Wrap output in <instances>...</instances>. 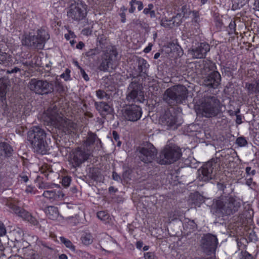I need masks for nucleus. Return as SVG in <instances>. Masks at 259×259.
I'll list each match as a JSON object with an SVG mask.
<instances>
[{
	"mask_svg": "<svg viewBox=\"0 0 259 259\" xmlns=\"http://www.w3.org/2000/svg\"><path fill=\"white\" fill-rule=\"evenodd\" d=\"M242 122V117L240 115H237L236 119V123L237 124H240Z\"/></svg>",
	"mask_w": 259,
	"mask_h": 259,
	"instance_id": "54",
	"label": "nucleus"
},
{
	"mask_svg": "<svg viewBox=\"0 0 259 259\" xmlns=\"http://www.w3.org/2000/svg\"><path fill=\"white\" fill-rule=\"evenodd\" d=\"M191 14L192 15L193 18L195 19V21L197 22V19L199 18L198 12L196 11H192Z\"/></svg>",
	"mask_w": 259,
	"mask_h": 259,
	"instance_id": "48",
	"label": "nucleus"
},
{
	"mask_svg": "<svg viewBox=\"0 0 259 259\" xmlns=\"http://www.w3.org/2000/svg\"><path fill=\"white\" fill-rule=\"evenodd\" d=\"M112 178L115 181H119L120 180V176L115 172H112Z\"/></svg>",
	"mask_w": 259,
	"mask_h": 259,
	"instance_id": "49",
	"label": "nucleus"
},
{
	"mask_svg": "<svg viewBox=\"0 0 259 259\" xmlns=\"http://www.w3.org/2000/svg\"><path fill=\"white\" fill-rule=\"evenodd\" d=\"M218 159L212 158L198 169V179L200 181L208 182L214 178L215 175L214 169L217 166Z\"/></svg>",
	"mask_w": 259,
	"mask_h": 259,
	"instance_id": "10",
	"label": "nucleus"
},
{
	"mask_svg": "<svg viewBox=\"0 0 259 259\" xmlns=\"http://www.w3.org/2000/svg\"><path fill=\"white\" fill-rule=\"evenodd\" d=\"M7 232L6 227L3 223L0 222V236H3L6 235Z\"/></svg>",
	"mask_w": 259,
	"mask_h": 259,
	"instance_id": "44",
	"label": "nucleus"
},
{
	"mask_svg": "<svg viewBox=\"0 0 259 259\" xmlns=\"http://www.w3.org/2000/svg\"><path fill=\"white\" fill-rule=\"evenodd\" d=\"M21 180L24 182H27L28 180V178L27 176H20Z\"/></svg>",
	"mask_w": 259,
	"mask_h": 259,
	"instance_id": "63",
	"label": "nucleus"
},
{
	"mask_svg": "<svg viewBox=\"0 0 259 259\" xmlns=\"http://www.w3.org/2000/svg\"><path fill=\"white\" fill-rule=\"evenodd\" d=\"M42 196L50 202L58 201L62 200L64 194L62 191L56 190H46Z\"/></svg>",
	"mask_w": 259,
	"mask_h": 259,
	"instance_id": "22",
	"label": "nucleus"
},
{
	"mask_svg": "<svg viewBox=\"0 0 259 259\" xmlns=\"http://www.w3.org/2000/svg\"><path fill=\"white\" fill-rule=\"evenodd\" d=\"M246 172L247 174H251L252 175H254L255 174V170H251V168L250 167H247L246 168Z\"/></svg>",
	"mask_w": 259,
	"mask_h": 259,
	"instance_id": "52",
	"label": "nucleus"
},
{
	"mask_svg": "<svg viewBox=\"0 0 259 259\" xmlns=\"http://www.w3.org/2000/svg\"><path fill=\"white\" fill-rule=\"evenodd\" d=\"M188 90L181 84L174 85L165 91L163 100L170 106H175L183 103L188 98Z\"/></svg>",
	"mask_w": 259,
	"mask_h": 259,
	"instance_id": "5",
	"label": "nucleus"
},
{
	"mask_svg": "<svg viewBox=\"0 0 259 259\" xmlns=\"http://www.w3.org/2000/svg\"><path fill=\"white\" fill-rule=\"evenodd\" d=\"M21 69L19 67H15L14 68L8 70V72L9 73H16L18 71H20Z\"/></svg>",
	"mask_w": 259,
	"mask_h": 259,
	"instance_id": "50",
	"label": "nucleus"
},
{
	"mask_svg": "<svg viewBox=\"0 0 259 259\" xmlns=\"http://www.w3.org/2000/svg\"><path fill=\"white\" fill-rule=\"evenodd\" d=\"M112 135L114 140L116 141H118V140L119 139V137L118 133L116 131H114L112 132Z\"/></svg>",
	"mask_w": 259,
	"mask_h": 259,
	"instance_id": "55",
	"label": "nucleus"
},
{
	"mask_svg": "<svg viewBox=\"0 0 259 259\" xmlns=\"http://www.w3.org/2000/svg\"><path fill=\"white\" fill-rule=\"evenodd\" d=\"M243 259H254L253 256L248 253L245 254Z\"/></svg>",
	"mask_w": 259,
	"mask_h": 259,
	"instance_id": "62",
	"label": "nucleus"
},
{
	"mask_svg": "<svg viewBox=\"0 0 259 259\" xmlns=\"http://www.w3.org/2000/svg\"><path fill=\"white\" fill-rule=\"evenodd\" d=\"M221 76L217 71H213L203 78V84L211 89H217L221 83Z\"/></svg>",
	"mask_w": 259,
	"mask_h": 259,
	"instance_id": "19",
	"label": "nucleus"
},
{
	"mask_svg": "<svg viewBox=\"0 0 259 259\" xmlns=\"http://www.w3.org/2000/svg\"><path fill=\"white\" fill-rule=\"evenodd\" d=\"M126 100L128 102L143 103L145 100L141 84L133 81L129 84L127 92Z\"/></svg>",
	"mask_w": 259,
	"mask_h": 259,
	"instance_id": "12",
	"label": "nucleus"
},
{
	"mask_svg": "<svg viewBox=\"0 0 259 259\" xmlns=\"http://www.w3.org/2000/svg\"><path fill=\"white\" fill-rule=\"evenodd\" d=\"M97 217L102 221H106L109 218L108 214L104 211H101L98 212L97 213Z\"/></svg>",
	"mask_w": 259,
	"mask_h": 259,
	"instance_id": "36",
	"label": "nucleus"
},
{
	"mask_svg": "<svg viewBox=\"0 0 259 259\" xmlns=\"http://www.w3.org/2000/svg\"><path fill=\"white\" fill-rule=\"evenodd\" d=\"M209 51L210 46L207 43L198 42L193 46L189 52L193 59H203Z\"/></svg>",
	"mask_w": 259,
	"mask_h": 259,
	"instance_id": "17",
	"label": "nucleus"
},
{
	"mask_svg": "<svg viewBox=\"0 0 259 259\" xmlns=\"http://www.w3.org/2000/svg\"><path fill=\"white\" fill-rule=\"evenodd\" d=\"M236 24L235 21H232L229 25V29L231 31V33L235 32V31Z\"/></svg>",
	"mask_w": 259,
	"mask_h": 259,
	"instance_id": "46",
	"label": "nucleus"
},
{
	"mask_svg": "<svg viewBox=\"0 0 259 259\" xmlns=\"http://www.w3.org/2000/svg\"><path fill=\"white\" fill-rule=\"evenodd\" d=\"M144 257L145 259H154L156 257L152 252H147L145 253Z\"/></svg>",
	"mask_w": 259,
	"mask_h": 259,
	"instance_id": "45",
	"label": "nucleus"
},
{
	"mask_svg": "<svg viewBox=\"0 0 259 259\" xmlns=\"http://www.w3.org/2000/svg\"><path fill=\"white\" fill-rule=\"evenodd\" d=\"M28 88L36 94L44 95L53 93L54 91V81L37 78L31 79Z\"/></svg>",
	"mask_w": 259,
	"mask_h": 259,
	"instance_id": "8",
	"label": "nucleus"
},
{
	"mask_svg": "<svg viewBox=\"0 0 259 259\" xmlns=\"http://www.w3.org/2000/svg\"><path fill=\"white\" fill-rule=\"evenodd\" d=\"M21 65H23V67L22 68V69L23 70L26 69L28 68L29 67H32L33 63L32 61L27 62L26 61L25 62H22L21 63ZM20 67H22V66H20Z\"/></svg>",
	"mask_w": 259,
	"mask_h": 259,
	"instance_id": "41",
	"label": "nucleus"
},
{
	"mask_svg": "<svg viewBox=\"0 0 259 259\" xmlns=\"http://www.w3.org/2000/svg\"><path fill=\"white\" fill-rule=\"evenodd\" d=\"M84 46V44L82 41H80L76 45V48L78 49H82V48Z\"/></svg>",
	"mask_w": 259,
	"mask_h": 259,
	"instance_id": "60",
	"label": "nucleus"
},
{
	"mask_svg": "<svg viewBox=\"0 0 259 259\" xmlns=\"http://www.w3.org/2000/svg\"><path fill=\"white\" fill-rule=\"evenodd\" d=\"M96 109L102 115L110 114L112 111V107L106 102H100L95 103Z\"/></svg>",
	"mask_w": 259,
	"mask_h": 259,
	"instance_id": "24",
	"label": "nucleus"
},
{
	"mask_svg": "<svg viewBox=\"0 0 259 259\" xmlns=\"http://www.w3.org/2000/svg\"><path fill=\"white\" fill-rule=\"evenodd\" d=\"M94 145L96 146L98 150H100L102 147V142L96 134L89 132L82 146L84 147L87 150L89 151L90 150V152L92 153L93 152V146Z\"/></svg>",
	"mask_w": 259,
	"mask_h": 259,
	"instance_id": "18",
	"label": "nucleus"
},
{
	"mask_svg": "<svg viewBox=\"0 0 259 259\" xmlns=\"http://www.w3.org/2000/svg\"><path fill=\"white\" fill-rule=\"evenodd\" d=\"M11 60V57L10 55L2 52L0 50V64H3L5 66L9 65Z\"/></svg>",
	"mask_w": 259,
	"mask_h": 259,
	"instance_id": "29",
	"label": "nucleus"
},
{
	"mask_svg": "<svg viewBox=\"0 0 259 259\" xmlns=\"http://www.w3.org/2000/svg\"><path fill=\"white\" fill-rule=\"evenodd\" d=\"M122 114L126 120L135 122L140 119L142 114V109L138 105L132 104L126 107Z\"/></svg>",
	"mask_w": 259,
	"mask_h": 259,
	"instance_id": "16",
	"label": "nucleus"
},
{
	"mask_svg": "<svg viewBox=\"0 0 259 259\" xmlns=\"http://www.w3.org/2000/svg\"><path fill=\"white\" fill-rule=\"evenodd\" d=\"M60 240L61 242L63 243L67 248L70 249L73 251H75V247L70 240L65 238L64 237H60Z\"/></svg>",
	"mask_w": 259,
	"mask_h": 259,
	"instance_id": "30",
	"label": "nucleus"
},
{
	"mask_svg": "<svg viewBox=\"0 0 259 259\" xmlns=\"http://www.w3.org/2000/svg\"><path fill=\"white\" fill-rule=\"evenodd\" d=\"M8 91V85L6 80L0 79V102L1 106L6 108L7 106L6 94Z\"/></svg>",
	"mask_w": 259,
	"mask_h": 259,
	"instance_id": "23",
	"label": "nucleus"
},
{
	"mask_svg": "<svg viewBox=\"0 0 259 259\" xmlns=\"http://www.w3.org/2000/svg\"><path fill=\"white\" fill-rule=\"evenodd\" d=\"M118 53L116 49L107 50L101 57L98 69L102 71L108 72L110 69H114L117 65Z\"/></svg>",
	"mask_w": 259,
	"mask_h": 259,
	"instance_id": "9",
	"label": "nucleus"
},
{
	"mask_svg": "<svg viewBox=\"0 0 259 259\" xmlns=\"http://www.w3.org/2000/svg\"><path fill=\"white\" fill-rule=\"evenodd\" d=\"M70 70L69 69H66L65 73L61 74V77L64 78L65 80L69 79L70 77Z\"/></svg>",
	"mask_w": 259,
	"mask_h": 259,
	"instance_id": "43",
	"label": "nucleus"
},
{
	"mask_svg": "<svg viewBox=\"0 0 259 259\" xmlns=\"http://www.w3.org/2000/svg\"><path fill=\"white\" fill-rule=\"evenodd\" d=\"M132 23L136 25L142 26V22L139 19H134Z\"/></svg>",
	"mask_w": 259,
	"mask_h": 259,
	"instance_id": "57",
	"label": "nucleus"
},
{
	"mask_svg": "<svg viewBox=\"0 0 259 259\" xmlns=\"http://www.w3.org/2000/svg\"><path fill=\"white\" fill-rule=\"evenodd\" d=\"M218 244V240L215 235L207 233L204 234L200 241V247L202 251L207 255L215 252Z\"/></svg>",
	"mask_w": 259,
	"mask_h": 259,
	"instance_id": "13",
	"label": "nucleus"
},
{
	"mask_svg": "<svg viewBox=\"0 0 259 259\" xmlns=\"http://www.w3.org/2000/svg\"><path fill=\"white\" fill-rule=\"evenodd\" d=\"M71 178L68 177H65L63 178L62 184L65 187H68L71 182Z\"/></svg>",
	"mask_w": 259,
	"mask_h": 259,
	"instance_id": "39",
	"label": "nucleus"
},
{
	"mask_svg": "<svg viewBox=\"0 0 259 259\" xmlns=\"http://www.w3.org/2000/svg\"><path fill=\"white\" fill-rule=\"evenodd\" d=\"M120 17L121 18V22L122 23H125V21H126L125 13L122 12V13H120Z\"/></svg>",
	"mask_w": 259,
	"mask_h": 259,
	"instance_id": "59",
	"label": "nucleus"
},
{
	"mask_svg": "<svg viewBox=\"0 0 259 259\" xmlns=\"http://www.w3.org/2000/svg\"><path fill=\"white\" fill-rule=\"evenodd\" d=\"M182 14L178 13L176 16L172 17L171 20H170V22H172V24L174 26H179L182 23Z\"/></svg>",
	"mask_w": 259,
	"mask_h": 259,
	"instance_id": "33",
	"label": "nucleus"
},
{
	"mask_svg": "<svg viewBox=\"0 0 259 259\" xmlns=\"http://www.w3.org/2000/svg\"><path fill=\"white\" fill-rule=\"evenodd\" d=\"M215 24L218 27L221 28L223 25V22L221 20L217 19L215 20Z\"/></svg>",
	"mask_w": 259,
	"mask_h": 259,
	"instance_id": "56",
	"label": "nucleus"
},
{
	"mask_svg": "<svg viewBox=\"0 0 259 259\" xmlns=\"http://www.w3.org/2000/svg\"><path fill=\"white\" fill-rule=\"evenodd\" d=\"M130 4L131 5V8L129 9V12L131 13H133L134 11L135 10V8L134 7V6L135 5V4L134 3H130Z\"/></svg>",
	"mask_w": 259,
	"mask_h": 259,
	"instance_id": "61",
	"label": "nucleus"
},
{
	"mask_svg": "<svg viewBox=\"0 0 259 259\" xmlns=\"http://www.w3.org/2000/svg\"><path fill=\"white\" fill-rule=\"evenodd\" d=\"M90 151H88L84 147H78L72 150L70 154V162L74 169L80 167V165L87 161L91 155Z\"/></svg>",
	"mask_w": 259,
	"mask_h": 259,
	"instance_id": "11",
	"label": "nucleus"
},
{
	"mask_svg": "<svg viewBox=\"0 0 259 259\" xmlns=\"http://www.w3.org/2000/svg\"><path fill=\"white\" fill-rule=\"evenodd\" d=\"M181 11L182 17L188 18L191 14L192 11L191 10L189 6L185 5L182 6Z\"/></svg>",
	"mask_w": 259,
	"mask_h": 259,
	"instance_id": "31",
	"label": "nucleus"
},
{
	"mask_svg": "<svg viewBox=\"0 0 259 259\" xmlns=\"http://www.w3.org/2000/svg\"><path fill=\"white\" fill-rule=\"evenodd\" d=\"M39 188L48 190L50 188V185L48 183H41L39 185Z\"/></svg>",
	"mask_w": 259,
	"mask_h": 259,
	"instance_id": "47",
	"label": "nucleus"
},
{
	"mask_svg": "<svg viewBox=\"0 0 259 259\" xmlns=\"http://www.w3.org/2000/svg\"><path fill=\"white\" fill-rule=\"evenodd\" d=\"M100 52V51L99 49L97 48H96L89 50L88 52H86L85 55L87 57L93 58L95 56L98 55Z\"/></svg>",
	"mask_w": 259,
	"mask_h": 259,
	"instance_id": "35",
	"label": "nucleus"
},
{
	"mask_svg": "<svg viewBox=\"0 0 259 259\" xmlns=\"http://www.w3.org/2000/svg\"><path fill=\"white\" fill-rule=\"evenodd\" d=\"M26 221H27L28 222H29L30 223L33 225H37L38 224V222L37 221V220L35 218L32 217L30 213L29 215V217H28V219Z\"/></svg>",
	"mask_w": 259,
	"mask_h": 259,
	"instance_id": "40",
	"label": "nucleus"
},
{
	"mask_svg": "<svg viewBox=\"0 0 259 259\" xmlns=\"http://www.w3.org/2000/svg\"><path fill=\"white\" fill-rule=\"evenodd\" d=\"M181 156V150L178 146L172 144L166 145L161 151L158 162L160 164H170L179 160Z\"/></svg>",
	"mask_w": 259,
	"mask_h": 259,
	"instance_id": "6",
	"label": "nucleus"
},
{
	"mask_svg": "<svg viewBox=\"0 0 259 259\" xmlns=\"http://www.w3.org/2000/svg\"><path fill=\"white\" fill-rule=\"evenodd\" d=\"M254 6L259 11V0H255L254 4Z\"/></svg>",
	"mask_w": 259,
	"mask_h": 259,
	"instance_id": "64",
	"label": "nucleus"
},
{
	"mask_svg": "<svg viewBox=\"0 0 259 259\" xmlns=\"http://www.w3.org/2000/svg\"><path fill=\"white\" fill-rule=\"evenodd\" d=\"M45 213L51 220H56L59 215L58 208L54 206H49L45 209Z\"/></svg>",
	"mask_w": 259,
	"mask_h": 259,
	"instance_id": "28",
	"label": "nucleus"
},
{
	"mask_svg": "<svg viewBox=\"0 0 259 259\" xmlns=\"http://www.w3.org/2000/svg\"><path fill=\"white\" fill-rule=\"evenodd\" d=\"M136 62L138 64V72L139 74L145 73L147 69L149 66L146 60L144 59L136 57Z\"/></svg>",
	"mask_w": 259,
	"mask_h": 259,
	"instance_id": "27",
	"label": "nucleus"
},
{
	"mask_svg": "<svg viewBox=\"0 0 259 259\" xmlns=\"http://www.w3.org/2000/svg\"><path fill=\"white\" fill-rule=\"evenodd\" d=\"M169 48L170 49H173L174 50L176 49L177 51L181 49V47L179 45H176L174 44H170Z\"/></svg>",
	"mask_w": 259,
	"mask_h": 259,
	"instance_id": "51",
	"label": "nucleus"
},
{
	"mask_svg": "<svg viewBox=\"0 0 259 259\" xmlns=\"http://www.w3.org/2000/svg\"><path fill=\"white\" fill-rule=\"evenodd\" d=\"M12 151V147L8 143L0 142V158L1 159L7 156H10Z\"/></svg>",
	"mask_w": 259,
	"mask_h": 259,
	"instance_id": "25",
	"label": "nucleus"
},
{
	"mask_svg": "<svg viewBox=\"0 0 259 259\" xmlns=\"http://www.w3.org/2000/svg\"><path fill=\"white\" fill-rule=\"evenodd\" d=\"M131 3H134L135 5L137 6L139 11L141 10L143 8V4L141 1H137L136 0H131Z\"/></svg>",
	"mask_w": 259,
	"mask_h": 259,
	"instance_id": "42",
	"label": "nucleus"
},
{
	"mask_svg": "<svg viewBox=\"0 0 259 259\" xmlns=\"http://www.w3.org/2000/svg\"><path fill=\"white\" fill-rule=\"evenodd\" d=\"M45 131L38 126H32L27 133V140L34 151L42 155L46 154L49 146L46 141Z\"/></svg>",
	"mask_w": 259,
	"mask_h": 259,
	"instance_id": "3",
	"label": "nucleus"
},
{
	"mask_svg": "<svg viewBox=\"0 0 259 259\" xmlns=\"http://www.w3.org/2000/svg\"><path fill=\"white\" fill-rule=\"evenodd\" d=\"M236 143L238 144L239 146H245L247 144V142L245 138L243 137H238L236 139Z\"/></svg>",
	"mask_w": 259,
	"mask_h": 259,
	"instance_id": "37",
	"label": "nucleus"
},
{
	"mask_svg": "<svg viewBox=\"0 0 259 259\" xmlns=\"http://www.w3.org/2000/svg\"><path fill=\"white\" fill-rule=\"evenodd\" d=\"M96 95L100 99H106L108 100L110 98V95L102 90H97L96 91Z\"/></svg>",
	"mask_w": 259,
	"mask_h": 259,
	"instance_id": "34",
	"label": "nucleus"
},
{
	"mask_svg": "<svg viewBox=\"0 0 259 259\" xmlns=\"http://www.w3.org/2000/svg\"><path fill=\"white\" fill-rule=\"evenodd\" d=\"M220 101L214 96L206 95L202 99L200 105L196 109L198 116L212 118L220 114L221 110Z\"/></svg>",
	"mask_w": 259,
	"mask_h": 259,
	"instance_id": "1",
	"label": "nucleus"
},
{
	"mask_svg": "<svg viewBox=\"0 0 259 259\" xmlns=\"http://www.w3.org/2000/svg\"><path fill=\"white\" fill-rule=\"evenodd\" d=\"M87 14V5L79 0L70 5L67 12V16L73 20L77 21L84 19Z\"/></svg>",
	"mask_w": 259,
	"mask_h": 259,
	"instance_id": "14",
	"label": "nucleus"
},
{
	"mask_svg": "<svg viewBox=\"0 0 259 259\" xmlns=\"http://www.w3.org/2000/svg\"><path fill=\"white\" fill-rule=\"evenodd\" d=\"M19 202L18 200L12 198L7 200L6 205L19 217H21L25 220H27L30 213L18 206L17 204H18Z\"/></svg>",
	"mask_w": 259,
	"mask_h": 259,
	"instance_id": "21",
	"label": "nucleus"
},
{
	"mask_svg": "<svg viewBox=\"0 0 259 259\" xmlns=\"http://www.w3.org/2000/svg\"><path fill=\"white\" fill-rule=\"evenodd\" d=\"M137 151L139 159L145 163L152 162L157 154L156 148L150 143L146 144L144 147H139Z\"/></svg>",
	"mask_w": 259,
	"mask_h": 259,
	"instance_id": "15",
	"label": "nucleus"
},
{
	"mask_svg": "<svg viewBox=\"0 0 259 259\" xmlns=\"http://www.w3.org/2000/svg\"><path fill=\"white\" fill-rule=\"evenodd\" d=\"M48 122L52 125L62 130L66 134H70L75 128L76 125L70 120L58 113L57 108H49L46 112Z\"/></svg>",
	"mask_w": 259,
	"mask_h": 259,
	"instance_id": "4",
	"label": "nucleus"
},
{
	"mask_svg": "<svg viewBox=\"0 0 259 259\" xmlns=\"http://www.w3.org/2000/svg\"><path fill=\"white\" fill-rule=\"evenodd\" d=\"M50 38L49 34L44 29H38L36 35L29 33L22 39V44L32 49H42L47 40Z\"/></svg>",
	"mask_w": 259,
	"mask_h": 259,
	"instance_id": "7",
	"label": "nucleus"
},
{
	"mask_svg": "<svg viewBox=\"0 0 259 259\" xmlns=\"http://www.w3.org/2000/svg\"><path fill=\"white\" fill-rule=\"evenodd\" d=\"M218 188L220 190L224 191L225 188H226V186L222 183H218Z\"/></svg>",
	"mask_w": 259,
	"mask_h": 259,
	"instance_id": "58",
	"label": "nucleus"
},
{
	"mask_svg": "<svg viewBox=\"0 0 259 259\" xmlns=\"http://www.w3.org/2000/svg\"><path fill=\"white\" fill-rule=\"evenodd\" d=\"M80 71H81V74H82L83 78L87 81L89 80V77H88V75L85 73L84 70L81 68Z\"/></svg>",
	"mask_w": 259,
	"mask_h": 259,
	"instance_id": "53",
	"label": "nucleus"
},
{
	"mask_svg": "<svg viewBox=\"0 0 259 259\" xmlns=\"http://www.w3.org/2000/svg\"><path fill=\"white\" fill-rule=\"evenodd\" d=\"M54 88L55 87L56 91L59 93L64 91V87L63 85L59 81H55L54 82Z\"/></svg>",
	"mask_w": 259,
	"mask_h": 259,
	"instance_id": "38",
	"label": "nucleus"
},
{
	"mask_svg": "<svg viewBox=\"0 0 259 259\" xmlns=\"http://www.w3.org/2000/svg\"><path fill=\"white\" fill-rule=\"evenodd\" d=\"M159 123L167 129L177 124V118L175 112H171L170 110H166L159 117Z\"/></svg>",
	"mask_w": 259,
	"mask_h": 259,
	"instance_id": "20",
	"label": "nucleus"
},
{
	"mask_svg": "<svg viewBox=\"0 0 259 259\" xmlns=\"http://www.w3.org/2000/svg\"><path fill=\"white\" fill-rule=\"evenodd\" d=\"M245 88L249 95L259 94V80H256L254 82L245 83Z\"/></svg>",
	"mask_w": 259,
	"mask_h": 259,
	"instance_id": "26",
	"label": "nucleus"
},
{
	"mask_svg": "<svg viewBox=\"0 0 259 259\" xmlns=\"http://www.w3.org/2000/svg\"><path fill=\"white\" fill-rule=\"evenodd\" d=\"M240 206L241 203L239 200L233 197H226L215 201L212 211L216 216L223 217L234 214Z\"/></svg>",
	"mask_w": 259,
	"mask_h": 259,
	"instance_id": "2",
	"label": "nucleus"
},
{
	"mask_svg": "<svg viewBox=\"0 0 259 259\" xmlns=\"http://www.w3.org/2000/svg\"><path fill=\"white\" fill-rule=\"evenodd\" d=\"M82 242L85 245L91 244L93 242V238L91 234L86 233L81 238Z\"/></svg>",
	"mask_w": 259,
	"mask_h": 259,
	"instance_id": "32",
	"label": "nucleus"
}]
</instances>
